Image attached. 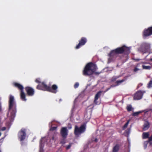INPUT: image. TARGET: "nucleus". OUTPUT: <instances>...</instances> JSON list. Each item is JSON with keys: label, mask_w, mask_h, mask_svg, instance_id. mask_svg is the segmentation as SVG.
I'll return each mask as SVG.
<instances>
[{"label": "nucleus", "mask_w": 152, "mask_h": 152, "mask_svg": "<svg viewBox=\"0 0 152 152\" xmlns=\"http://www.w3.org/2000/svg\"><path fill=\"white\" fill-rule=\"evenodd\" d=\"M16 107V102L14 96L10 95L9 100V110L7 114V119L10 121V122L6 123L7 127H3L1 129V130L4 131L7 129H8V130L9 129L15 116Z\"/></svg>", "instance_id": "f257e3e1"}, {"label": "nucleus", "mask_w": 152, "mask_h": 152, "mask_svg": "<svg viewBox=\"0 0 152 152\" xmlns=\"http://www.w3.org/2000/svg\"><path fill=\"white\" fill-rule=\"evenodd\" d=\"M130 48L129 47H127L125 46L119 48L111 51L110 54L108 55L109 58L108 60V63H110L112 61L114 60L119 54L122 53L124 52L127 54L130 53Z\"/></svg>", "instance_id": "f03ea898"}, {"label": "nucleus", "mask_w": 152, "mask_h": 152, "mask_svg": "<svg viewBox=\"0 0 152 152\" xmlns=\"http://www.w3.org/2000/svg\"><path fill=\"white\" fill-rule=\"evenodd\" d=\"M96 69L95 64L89 63L85 66L83 71V75L85 76L91 75L95 72Z\"/></svg>", "instance_id": "7ed1b4c3"}, {"label": "nucleus", "mask_w": 152, "mask_h": 152, "mask_svg": "<svg viewBox=\"0 0 152 152\" xmlns=\"http://www.w3.org/2000/svg\"><path fill=\"white\" fill-rule=\"evenodd\" d=\"M55 138L52 137L50 139L48 137H42L39 143V152H43V148L44 144H50L55 140Z\"/></svg>", "instance_id": "20e7f679"}, {"label": "nucleus", "mask_w": 152, "mask_h": 152, "mask_svg": "<svg viewBox=\"0 0 152 152\" xmlns=\"http://www.w3.org/2000/svg\"><path fill=\"white\" fill-rule=\"evenodd\" d=\"M37 88L43 91H47L56 93L57 92L58 87L56 85H53L52 87L48 86L44 82H42L41 84L37 86Z\"/></svg>", "instance_id": "39448f33"}, {"label": "nucleus", "mask_w": 152, "mask_h": 152, "mask_svg": "<svg viewBox=\"0 0 152 152\" xmlns=\"http://www.w3.org/2000/svg\"><path fill=\"white\" fill-rule=\"evenodd\" d=\"M13 84L15 86L17 87L19 89L21 90L20 96L21 99L23 101H26V98L25 94L23 91V87L22 85L16 83H14Z\"/></svg>", "instance_id": "423d86ee"}, {"label": "nucleus", "mask_w": 152, "mask_h": 152, "mask_svg": "<svg viewBox=\"0 0 152 152\" xmlns=\"http://www.w3.org/2000/svg\"><path fill=\"white\" fill-rule=\"evenodd\" d=\"M86 130V126L83 125L81 126L80 127H78L77 126H75V134L77 136H78L81 133H83Z\"/></svg>", "instance_id": "0eeeda50"}, {"label": "nucleus", "mask_w": 152, "mask_h": 152, "mask_svg": "<svg viewBox=\"0 0 152 152\" xmlns=\"http://www.w3.org/2000/svg\"><path fill=\"white\" fill-rule=\"evenodd\" d=\"M18 138L20 141L24 140L26 137V130L24 129H22L19 132L18 134Z\"/></svg>", "instance_id": "6e6552de"}, {"label": "nucleus", "mask_w": 152, "mask_h": 152, "mask_svg": "<svg viewBox=\"0 0 152 152\" xmlns=\"http://www.w3.org/2000/svg\"><path fill=\"white\" fill-rule=\"evenodd\" d=\"M145 92L144 91L142 92L141 91H138L134 95V99L135 100H139L141 99L142 97L143 94Z\"/></svg>", "instance_id": "1a4fd4ad"}, {"label": "nucleus", "mask_w": 152, "mask_h": 152, "mask_svg": "<svg viewBox=\"0 0 152 152\" xmlns=\"http://www.w3.org/2000/svg\"><path fill=\"white\" fill-rule=\"evenodd\" d=\"M151 45L149 43L146 42L143 43L141 46V48L142 49H145L144 51L142 50L143 53H145L148 51L150 48Z\"/></svg>", "instance_id": "9d476101"}, {"label": "nucleus", "mask_w": 152, "mask_h": 152, "mask_svg": "<svg viewBox=\"0 0 152 152\" xmlns=\"http://www.w3.org/2000/svg\"><path fill=\"white\" fill-rule=\"evenodd\" d=\"M152 34V27L145 30L143 32V37L144 38L147 37Z\"/></svg>", "instance_id": "9b49d317"}, {"label": "nucleus", "mask_w": 152, "mask_h": 152, "mask_svg": "<svg viewBox=\"0 0 152 152\" xmlns=\"http://www.w3.org/2000/svg\"><path fill=\"white\" fill-rule=\"evenodd\" d=\"M87 42V39L85 37H82L81 38L80 41L78 45L76 46V48L78 49L81 46L84 45Z\"/></svg>", "instance_id": "f8f14e48"}, {"label": "nucleus", "mask_w": 152, "mask_h": 152, "mask_svg": "<svg viewBox=\"0 0 152 152\" xmlns=\"http://www.w3.org/2000/svg\"><path fill=\"white\" fill-rule=\"evenodd\" d=\"M68 130L67 129V128L64 127L62 128L61 133L63 137L66 138L67 137L68 134Z\"/></svg>", "instance_id": "ddd939ff"}, {"label": "nucleus", "mask_w": 152, "mask_h": 152, "mask_svg": "<svg viewBox=\"0 0 152 152\" xmlns=\"http://www.w3.org/2000/svg\"><path fill=\"white\" fill-rule=\"evenodd\" d=\"M26 90L29 96H32L34 94V90L32 88L30 87H26Z\"/></svg>", "instance_id": "4468645a"}, {"label": "nucleus", "mask_w": 152, "mask_h": 152, "mask_svg": "<svg viewBox=\"0 0 152 152\" xmlns=\"http://www.w3.org/2000/svg\"><path fill=\"white\" fill-rule=\"evenodd\" d=\"M101 93V91H99L95 95L94 102L96 104H99V102H97V100L98 99V98L100 96Z\"/></svg>", "instance_id": "2eb2a0df"}, {"label": "nucleus", "mask_w": 152, "mask_h": 152, "mask_svg": "<svg viewBox=\"0 0 152 152\" xmlns=\"http://www.w3.org/2000/svg\"><path fill=\"white\" fill-rule=\"evenodd\" d=\"M124 81V80H118L116 82V83H117V85H112L110 87L108 88L106 91H105V92H106V91H108V90H109L111 87H115L117 86H118V85H119V84H120L121 83H122Z\"/></svg>", "instance_id": "dca6fc26"}, {"label": "nucleus", "mask_w": 152, "mask_h": 152, "mask_svg": "<svg viewBox=\"0 0 152 152\" xmlns=\"http://www.w3.org/2000/svg\"><path fill=\"white\" fill-rule=\"evenodd\" d=\"M149 127V124L148 121H146L143 125V130L144 131L147 130Z\"/></svg>", "instance_id": "f3484780"}, {"label": "nucleus", "mask_w": 152, "mask_h": 152, "mask_svg": "<svg viewBox=\"0 0 152 152\" xmlns=\"http://www.w3.org/2000/svg\"><path fill=\"white\" fill-rule=\"evenodd\" d=\"M149 133L147 132H143L142 134V137L143 139H145L147 138H149Z\"/></svg>", "instance_id": "a211bd4d"}, {"label": "nucleus", "mask_w": 152, "mask_h": 152, "mask_svg": "<svg viewBox=\"0 0 152 152\" xmlns=\"http://www.w3.org/2000/svg\"><path fill=\"white\" fill-rule=\"evenodd\" d=\"M148 111H147V110H142V111H138L136 112H135L133 113L132 114V115L134 116H136L138 115L140 113H142L143 112H145V113H146L147 112H148Z\"/></svg>", "instance_id": "6ab92c4d"}, {"label": "nucleus", "mask_w": 152, "mask_h": 152, "mask_svg": "<svg viewBox=\"0 0 152 152\" xmlns=\"http://www.w3.org/2000/svg\"><path fill=\"white\" fill-rule=\"evenodd\" d=\"M119 149V145H116L113 148V152H118Z\"/></svg>", "instance_id": "aec40b11"}, {"label": "nucleus", "mask_w": 152, "mask_h": 152, "mask_svg": "<svg viewBox=\"0 0 152 152\" xmlns=\"http://www.w3.org/2000/svg\"><path fill=\"white\" fill-rule=\"evenodd\" d=\"M142 68L143 69L150 70L151 69V66H146L143 65Z\"/></svg>", "instance_id": "412c9836"}, {"label": "nucleus", "mask_w": 152, "mask_h": 152, "mask_svg": "<svg viewBox=\"0 0 152 152\" xmlns=\"http://www.w3.org/2000/svg\"><path fill=\"white\" fill-rule=\"evenodd\" d=\"M147 87L148 88H151L152 87V78L148 83L147 85Z\"/></svg>", "instance_id": "4be33fe9"}, {"label": "nucleus", "mask_w": 152, "mask_h": 152, "mask_svg": "<svg viewBox=\"0 0 152 152\" xmlns=\"http://www.w3.org/2000/svg\"><path fill=\"white\" fill-rule=\"evenodd\" d=\"M149 142L148 140V141H145L144 142V146L145 149H146L147 146V145L148 144V142Z\"/></svg>", "instance_id": "5701e85b"}, {"label": "nucleus", "mask_w": 152, "mask_h": 152, "mask_svg": "<svg viewBox=\"0 0 152 152\" xmlns=\"http://www.w3.org/2000/svg\"><path fill=\"white\" fill-rule=\"evenodd\" d=\"M84 117L86 120L88 121L91 118V116L89 115V116H87V114H85L84 115Z\"/></svg>", "instance_id": "b1692460"}, {"label": "nucleus", "mask_w": 152, "mask_h": 152, "mask_svg": "<svg viewBox=\"0 0 152 152\" xmlns=\"http://www.w3.org/2000/svg\"><path fill=\"white\" fill-rule=\"evenodd\" d=\"M129 120L126 123V124L124 125L123 127V129H125L127 127V126L128 125V124H129Z\"/></svg>", "instance_id": "393cba45"}, {"label": "nucleus", "mask_w": 152, "mask_h": 152, "mask_svg": "<svg viewBox=\"0 0 152 152\" xmlns=\"http://www.w3.org/2000/svg\"><path fill=\"white\" fill-rule=\"evenodd\" d=\"M140 70V69L138 68L137 67H135L133 69V72H136Z\"/></svg>", "instance_id": "a878e982"}, {"label": "nucleus", "mask_w": 152, "mask_h": 152, "mask_svg": "<svg viewBox=\"0 0 152 152\" xmlns=\"http://www.w3.org/2000/svg\"><path fill=\"white\" fill-rule=\"evenodd\" d=\"M132 107L131 105H129L127 106V109L128 111H130L132 110Z\"/></svg>", "instance_id": "bb28decb"}, {"label": "nucleus", "mask_w": 152, "mask_h": 152, "mask_svg": "<svg viewBox=\"0 0 152 152\" xmlns=\"http://www.w3.org/2000/svg\"><path fill=\"white\" fill-rule=\"evenodd\" d=\"M79 86V83L78 82L76 83L74 85V87L75 88H76L78 87Z\"/></svg>", "instance_id": "cd10ccee"}, {"label": "nucleus", "mask_w": 152, "mask_h": 152, "mask_svg": "<svg viewBox=\"0 0 152 152\" xmlns=\"http://www.w3.org/2000/svg\"><path fill=\"white\" fill-rule=\"evenodd\" d=\"M35 82L38 83H40L41 80L40 78H37L35 80Z\"/></svg>", "instance_id": "c85d7f7f"}, {"label": "nucleus", "mask_w": 152, "mask_h": 152, "mask_svg": "<svg viewBox=\"0 0 152 152\" xmlns=\"http://www.w3.org/2000/svg\"><path fill=\"white\" fill-rule=\"evenodd\" d=\"M131 131V129H128L126 131V133L127 135H129Z\"/></svg>", "instance_id": "c756f323"}, {"label": "nucleus", "mask_w": 152, "mask_h": 152, "mask_svg": "<svg viewBox=\"0 0 152 152\" xmlns=\"http://www.w3.org/2000/svg\"><path fill=\"white\" fill-rule=\"evenodd\" d=\"M148 141H149L150 143L151 144V141H152V134L151 136L149 137L148 140Z\"/></svg>", "instance_id": "7c9ffc66"}, {"label": "nucleus", "mask_w": 152, "mask_h": 152, "mask_svg": "<svg viewBox=\"0 0 152 152\" xmlns=\"http://www.w3.org/2000/svg\"><path fill=\"white\" fill-rule=\"evenodd\" d=\"M71 145H72L71 144H69V145L66 146V149H69L71 147Z\"/></svg>", "instance_id": "2f4dec72"}, {"label": "nucleus", "mask_w": 152, "mask_h": 152, "mask_svg": "<svg viewBox=\"0 0 152 152\" xmlns=\"http://www.w3.org/2000/svg\"><path fill=\"white\" fill-rule=\"evenodd\" d=\"M118 77H113L112 78V81H115L116 79L118 78Z\"/></svg>", "instance_id": "473e14b6"}, {"label": "nucleus", "mask_w": 152, "mask_h": 152, "mask_svg": "<svg viewBox=\"0 0 152 152\" xmlns=\"http://www.w3.org/2000/svg\"><path fill=\"white\" fill-rule=\"evenodd\" d=\"M57 127H54L52 128H51L50 129L51 130H55L57 129Z\"/></svg>", "instance_id": "72a5a7b5"}, {"label": "nucleus", "mask_w": 152, "mask_h": 152, "mask_svg": "<svg viewBox=\"0 0 152 152\" xmlns=\"http://www.w3.org/2000/svg\"><path fill=\"white\" fill-rule=\"evenodd\" d=\"M75 106H74L73 107L72 109V110H71L72 113L73 112H74V111L75 110Z\"/></svg>", "instance_id": "f704fd0d"}, {"label": "nucleus", "mask_w": 152, "mask_h": 152, "mask_svg": "<svg viewBox=\"0 0 152 152\" xmlns=\"http://www.w3.org/2000/svg\"><path fill=\"white\" fill-rule=\"evenodd\" d=\"M134 60H135L136 61H138L140 60V59L138 58H133Z\"/></svg>", "instance_id": "c9c22d12"}, {"label": "nucleus", "mask_w": 152, "mask_h": 152, "mask_svg": "<svg viewBox=\"0 0 152 152\" xmlns=\"http://www.w3.org/2000/svg\"><path fill=\"white\" fill-rule=\"evenodd\" d=\"M140 64L139 63L137 64V65L136 66V67H139L140 66Z\"/></svg>", "instance_id": "e433bc0d"}, {"label": "nucleus", "mask_w": 152, "mask_h": 152, "mask_svg": "<svg viewBox=\"0 0 152 152\" xmlns=\"http://www.w3.org/2000/svg\"><path fill=\"white\" fill-rule=\"evenodd\" d=\"M52 122H51L49 123V126H52L51 124H52Z\"/></svg>", "instance_id": "4c0bfd02"}, {"label": "nucleus", "mask_w": 152, "mask_h": 152, "mask_svg": "<svg viewBox=\"0 0 152 152\" xmlns=\"http://www.w3.org/2000/svg\"><path fill=\"white\" fill-rule=\"evenodd\" d=\"M79 97V96L78 97H77V98H76L75 100V102H76L77 100L78 99Z\"/></svg>", "instance_id": "58836bf2"}, {"label": "nucleus", "mask_w": 152, "mask_h": 152, "mask_svg": "<svg viewBox=\"0 0 152 152\" xmlns=\"http://www.w3.org/2000/svg\"><path fill=\"white\" fill-rule=\"evenodd\" d=\"M142 64H147L148 63L146 62H142L141 63Z\"/></svg>", "instance_id": "ea45409f"}, {"label": "nucleus", "mask_w": 152, "mask_h": 152, "mask_svg": "<svg viewBox=\"0 0 152 152\" xmlns=\"http://www.w3.org/2000/svg\"><path fill=\"white\" fill-rule=\"evenodd\" d=\"M97 141H98V140L96 138L95 139V142H97Z\"/></svg>", "instance_id": "a19ab883"}, {"label": "nucleus", "mask_w": 152, "mask_h": 152, "mask_svg": "<svg viewBox=\"0 0 152 152\" xmlns=\"http://www.w3.org/2000/svg\"><path fill=\"white\" fill-rule=\"evenodd\" d=\"M68 128H69V129H70L72 128V126H70Z\"/></svg>", "instance_id": "79ce46f5"}, {"label": "nucleus", "mask_w": 152, "mask_h": 152, "mask_svg": "<svg viewBox=\"0 0 152 152\" xmlns=\"http://www.w3.org/2000/svg\"><path fill=\"white\" fill-rule=\"evenodd\" d=\"M5 136H5L4 137L2 138V141H3V140L4 139V138L5 137Z\"/></svg>", "instance_id": "37998d69"}, {"label": "nucleus", "mask_w": 152, "mask_h": 152, "mask_svg": "<svg viewBox=\"0 0 152 152\" xmlns=\"http://www.w3.org/2000/svg\"><path fill=\"white\" fill-rule=\"evenodd\" d=\"M61 142V143H65V142Z\"/></svg>", "instance_id": "c03bdc74"}, {"label": "nucleus", "mask_w": 152, "mask_h": 152, "mask_svg": "<svg viewBox=\"0 0 152 152\" xmlns=\"http://www.w3.org/2000/svg\"><path fill=\"white\" fill-rule=\"evenodd\" d=\"M150 60L152 61V58L150 59Z\"/></svg>", "instance_id": "a18cd8bd"}, {"label": "nucleus", "mask_w": 152, "mask_h": 152, "mask_svg": "<svg viewBox=\"0 0 152 152\" xmlns=\"http://www.w3.org/2000/svg\"><path fill=\"white\" fill-rule=\"evenodd\" d=\"M95 73L96 74H98L99 73H98L97 72H95Z\"/></svg>", "instance_id": "49530a36"}, {"label": "nucleus", "mask_w": 152, "mask_h": 152, "mask_svg": "<svg viewBox=\"0 0 152 152\" xmlns=\"http://www.w3.org/2000/svg\"><path fill=\"white\" fill-rule=\"evenodd\" d=\"M1 133L0 132V136H1Z\"/></svg>", "instance_id": "de8ad7c7"}, {"label": "nucleus", "mask_w": 152, "mask_h": 152, "mask_svg": "<svg viewBox=\"0 0 152 152\" xmlns=\"http://www.w3.org/2000/svg\"><path fill=\"white\" fill-rule=\"evenodd\" d=\"M151 53H152V52H151Z\"/></svg>", "instance_id": "09e8293b"}]
</instances>
